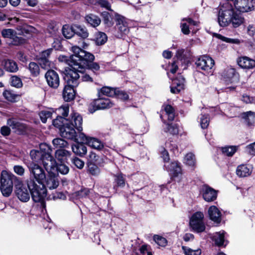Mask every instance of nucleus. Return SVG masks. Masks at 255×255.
I'll return each mask as SVG.
<instances>
[{
  "label": "nucleus",
  "instance_id": "51",
  "mask_svg": "<svg viewBox=\"0 0 255 255\" xmlns=\"http://www.w3.org/2000/svg\"><path fill=\"white\" fill-rule=\"evenodd\" d=\"M153 240L155 241V242L159 246L164 247L167 244L166 239L159 235H154L153 236Z\"/></svg>",
  "mask_w": 255,
  "mask_h": 255
},
{
  "label": "nucleus",
  "instance_id": "8",
  "mask_svg": "<svg viewBox=\"0 0 255 255\" xmlns=\"http://www.w3.org/2000/svg\"><path fill=\"white\" fill-rule=\"evenodd\" d=\"M233 3L238 11L247 12L254 10L255 0H235Z\"/></svg>",
  "mask_w": 255,
  "mask_h": 255
},
{
  "label": "nucleus",
  "instance_id": "29",
  "mask_svg": "<svg viewBox=\"0 0 255 255\" xmlns=\"http://www.w3.org/2000/svg\"><path fill=\"white\" fill-rule=\"evenodd\" d=\"M73 28L75 34L82 38L85 39L88 37L89 32L86 27L78 24H74Z\"/></svg>",
  "mask_w": 255,
  "mask_h": 255
},
{
  "label": "nucleus",
  "instance_id": "53",
  "mask_svg": "<svg viewBox=\"0 0 255 255\" xmlns=\"http://www.w3.org/2000/svg\"><path fill=\"white\" fill-rule=\"evenodd\" d=\"M11 85L16 88L22 87V83L21 79L16 76H13L11 77Z\"/></svg>",
  "mask_w": 255,
  "mask_h": 255
},
{
  "label": "nucleus",
  "instance_id": "9",
  "mask_svg": "<svg viewBox=\"0 0 255 255\" xmlns=\"http://www.w3.org/2000/svg\"><path fill=\"white\" fill-rule=\"evenodd\" d=\"M15 192L16 196L21 201L26 202L29 200L30 191L29 189L28 190L27 189L19 179L17 180V183H15Z\"/></svg>",
  "mask_w": 255,
  "mask_h": 255
},
{
  "label": "nucleus",
  "instance_id": "59",
  "mask_svg": "<svg viewBox=\"0 0 255 255\" xmlns=\"http://www.w3.org/2000/svg\"><path fill=\"white\" fill-rule=\"evenodd\" d=\"M1 34L4 37L11 38L14 36V31L11 29H4L1 31Z\"/></svg>",
  "mask_w": 255,
  "mask_h": 255
},
{
  "label": "nucleus",
  "instance_id": "49",
  "mask_svg": "<svg viewBox=\"0 0 255 255\" xmlns=\"http://www.w3.org/2000/svg\"><path fill=\"white\" fill-rule=\"evenodd\" d=\"M52 113L48 111H42L39 113V117L42 123H45L47 120L51 118Z\"/></svg>",
  "mask_w": 255,
  "mask_h": 255
},
{
  "label": "nucleus",
  "instance_id": "56",
  "mask_svg": "<svg viewBox=\"0 0 255 255\" xmlns=\"http://www.w3.org/2000/svg\"><path fill=\"white\" fill-rule=\"evenodd\" d=\"M115 96L123 100H126L128 99V95L126 92L118 88H116V95Z\"/></svg>",
  "mask_w": 255,
  "mask_h": 255
},
{
  "label": "nucleus",
  "instance_id": "50",
  "mask_svg": "<svg viewBox=\"0 0 255 255\" xmlns=\"http://www.w3.org/2000/svg\"><path fill=\"white\" fill-rule=\"evenodd\" d=\"M182 249L186 255H200L201 254V251L199 249L193 250L185 246L182 247Z\"/></svg>",
  "mask_w": 255,
  "mask_h": 255
},
{
  "label": "nucleus",
  "instance_id": "38",
  "mask_svg": "<svg viewBox=\"0 0 255 255\" xmlns=\"http://www.w3.org/2000/svg\"><path fill=\"white\" fill-rule=\"evenodd\" d=\"M55 171L60 173L62 174H67L69 171V168L68 166L64 163H58L55 164Z\"/></svg>",
  "mask_w": 255,
  "mask_h": 255
},
{
  "label": "nucleus",
  "instance_id": "36",
  "mask_svg": "<svg viewBox=\"0 0 255 255\" xmlns=\"http://www.w3.org/2000/svg\"><path fill=\"white\" fill-rule=\"evenodd\" d=\"M89 160L91 161L90 162L96 163L100 166H102L104 163L103 159L100 158V156L97 155L95 152L91 151L89 155Z\"/></svg>",
  "mask_w": 255,
  "mask_h": 255
},
{
  "label": "nucleus",
  "instance_id": "4",
  "mask_svg": "<svg viewBox=\"0 0 255 255\" xmlns=\"http://www.w3.org/2000/svg\"><path fill=\"white\" fill-rule=\"evenodd\" d=\"M233 3L230 1H226L221 6L218 13V21L221 26H228L231 23L232 17L235 13Z\"/></svg>",
  "mask_w": 255,
  "mask_h": 255
},
{
  "label": "nucleus",
  "instance_id": "58",
  "mask_svg": "<svg viewBox=\"0 0 255 255\" xmlns=\"http://www.w3.org/2000/svg\"><path fill=\"white\" fill-rule=\"evenodd\" d=\"M168 131L172 134H177L178 133V126L177 124H168Z\"/></svg>",
  "mask_w": 255,
  "mask_h": 255
},
{
  "label": "nucleus",
  "instance_id": "45",
  "mask_svg": "<svg viewBox=\"0 0 255 255\" xmlns=\"http://www.w3.org/2000/svg\"><path fill=\"white\" fill-rule=\"evenodd\" d=\"M66 121L67 120L64 119L63 117L57 116L56 119L53 120L52 123L53 126L59 128L60 130V128L63 127Z\"/></svg>",
  "mask_w": 255,
  "mask_h": 255
},
{
  "label": "nucleus",
  "instance_id": "30",
  "mask_svg": "<svg viewBox=\"0 0 255 255\" xmlns=\"http://www.w3.org/2000/svg\"><path fill=\"white\" fill-rule=\"evenodd\" d=\"M252 173V170L246 165H241L238 166L236 173L240 177L248 176Z\"/></svg>",
  "mask_w": 255,
  "mask_h": 255
},
{
  "label": "nucleus",
  "instance_id": "39",
  "mask_svg": "<svg viewBox=\"0 0 255 255\" xmlns=\"http://www.w3.org/2000/svg\"><path fill=\"white\" fill-rule=\"evenodd\" d=\"M88 171L93 176H98L100 173V169L98 166L94 163L89 162L88 164Z\"/></svg>",
  "mask_w": 255,
  "mask_h": 255
},
{
  "label": "nucleus",
  "instance_id": "5",
  "mask_svg": "<svg viewBox=\"0 0 255 255\" xmlns=\"http://www.w3.org/2000/svg\"><path fill=\"white\" fill-rule=\"evenodd\" d=\"M19 180L16 176L14 175H9L6 173H2L0 179V190L2 194L4 197H9L13 190V182L17 183Z\"/></svg>",
  "mask_w": 255,
  "mask_h": 255
},
{
  "label": "nucleus",
  "instance_id": "1",
  "mask_svg": "<svg viewBox=\"0 0 255 255\" xmlns=\"http://www.w3.org/2000/svg\"><path fill=\"white\" fill-rule=\"evenodd\" d=\"M27 168L29 178L26 182L31 198L34 202H40L44 206V199L47 196V189L43 184L46 176L45 171L42 167L35 163L29 164Z\"/></svg>",
  "mask_w": 255,
  "mask_h": 255
},
{
  "label": "nucleus",
  "instance_id": "20",
  "mask_svg": "<svg viewBox=\"0 0 255 255\" xmlns=\"http://www.w3.org/2000/svg\"><path fill=\"white\" fill-rule=\"evenodd\" d=\"M165 166L173 177L178 178L181 175V168L177 162H172L167 165H165Z\"/></svg>",
  "mask_w": 255,
  "mask_h": 255
},
{
  "label": "nucleus",
  "instance_id": "40",
  "mask_svg": "<svg viewBox=\"0 0 255 255\" xmlns=\"http://www.w3.org/2000/svg\"><path fill=\"white\" fill-rule=\"evenodd\" d=\"M7 123L12 128L20 130H23L25 128V126L24 124L14 120H9Z\"/></svg>",
  "mask_w": 255,
  "mask_h": 255
},
{
  "label": "nucleus",
  "instance_id": "34",
  "mask_svg": "<svg viewBox=\"0 0 255 255\" xmlns=\"http://www.w3.org/2000/svg\"><path fill=\"white\" fill-rule=\"evenodd\" d=\"M3 97L8 101L11 102H16L19 98V96L10 90H5L3 93Z\"/></svg>",
  "mask_w": 255,
  "mask_h": 255
},
{
  "label": "nucleus",
  "instance_id": "6",
  "mask_svg": "<svg viewBox=\"0 0 255 255\" xmlns=\"http://www.w3.org/2000/svg\"><path fill=\"white\" fill-rule=\"evenodd\" d=\"M203 214L201 212L194 213L190 221V225L192 229L197 233H201L205 230L203 222Z\"/></svg>",
  "mask_w": 255,
  "mask_h": 255
},
{
  "label": "nucleus",
  "instance_id": "23",
  "mask_svg": "<svg viewBox=\"0 0 255 255\" xmlns=\"http://www.w3.org/2000/svg\"><path fill=\"white\" fill-rule=\"evenodd\" d=\"M224 78L227 82L231 83L237 82L239 80V75L233 68H229L226 71Z\"/></svg>",
  "mask_w": 255,
  "mask_h": 255
},
{
  "label": "nucleus",
  "instance_id": "27",
  "mask_svg": "<svg viewBox=\"0 0 255 255\" xmlns=\"http://www.w3.org/2000/svg\"><path fill=\"white\" fill-rule=\"evenodd\" d=\"M116 88H112L108 86H104L98 90V94L99 97L103 95L108 97H114L116 95Z\"/></svg>",
  "mask_w": 255,
  "mask_h": 255
},
{
  "label": "nucleus",
  "instance_id": "63",
  "mask_svg": "<svg viewBox=\"0 0 255 255\" xmlns=\"http://www.w3.org/2000/svg\"><path fill=\"white\" fill-rule=\"evenodd\" d=\"M84 70H83L82 72H80L82 74V75L81 76L82 81L83 82H91V83L93 82V78L91 76H90L89 74H88L87 73H84ZM78 74H79L78 73Z\"/></svg>",
  "mask_w": 255,
  "mask_h": 255
},
{
  "label": "nucleus",
  "instance_id": "52",
  "mask_svg": "<svg viewBox=\"0 0 255 255\" xmlns=\"http://www.w3.org/2000/svg\"><path fill=\"white\" fill-rule=\"evenodd\" d=\"M38 62L41 67L44 69H48L51 67V62L49 59H38Z\"/></svg>",
  "mask_w": 255,
  "mask_h": 255
},
{
  "label": "nucleus",
  "instance_id": "11",
  "mask_svg": "<svg viewBox=\"0 0 255 255\" xmlns=\"http://www.w3.org/2000/svg\"><path fill=\"white\" fill-rule=\"evenodd\" d=\"M195 64L199 69L208 71L214 66V61L210 57L203 56L199 58Z\"/></svg>",
  "mask_w": 255,
  "mask_h": 255
},
{
  "label": "nucleus",
  "instance_id": "31",
  "mask_svg": "<svg viewBox=\"0 0 255 255\" xmlns=\"http://www.w3.org/2000/svg\"><path fill=\"white\" fill-rule=\"evenodd\" d=\"M225 232L224 231H220L219 232H216L213 237V240L215 242V244L218 246H226V245H224L225 242L224 239Z\"/></svg>",
  "mask_w": 255,
  "mask_h": 255
},
{
  "label": "nucleus",
  "instance_id": "33",
  "mask_svg": "<svg viewBox=\"0 0 255 255\" xmlns=\"http://www.w3.org/2000/svg\"><path fill=\"white\" fill-rule=\"evenodd\" d=\"M244 18L241 15L235 12L232 17L230 23L232 24L234 27L236 28L241 25L244 22Z\"/></svg>",
  "mask_w": 255,
  "mask_h": 255
},
{
  "label": "nucleus",
  "instance_id": "15",
  "mask_svg": "<svg viewBox=\"0 0 255 255\" xmlns=\"http://www.w3.org/2000/svg\"><path fill=\"white\" fill-rule=\"evenodd\" d=\"M60 135L62 137L70 139H76L77 132L75 129L70 124L65 122L63 127L60 128Z\"/></svg>",
  "mask_w": 255,
  "mask_h": 255
},
{
  "label": "nucleus",
  "instance_id": "32",
  "mask_svg": "<svg viewBox=\"0 0 255 255\" xmlns=\"http://www.w3.org/2000/svg\"><path fill=\"white\" fill-rule=\"evenodd\" d=\"M85 20L93 27H97L101 23V19L97 15L90 14L85 16Z\"/></svg>",
  "mask_w": 255,
  "mask_h": 255
},
{
  "label": "nucleus",
  "instance_id": "14",
  "mask_svg": "<svg viewBox=\"0 0 255 255\" xmlns=\"http://www.w3.org/2000/svg\"><path fill=\"white\" fill-rule=\"evenodd\" d=\"M39 157H40V159L41 160L45 170L48 172H53L55 171L56 162L52 156L51 153L42 154Z\"/></svg>",
  "mask_w": 255,
  "mask_h": 255
},
{
  "label": "nucleus",
  "instance_id": "25",
  "mask_svg": "<svg viewBox=\"0 0 255 255\" xmlns=\"http://www.w3.org/2000/svg\"><path fill=\"white\" fill-rule=\"evenodd\" d=\"M237 62L238 65L244 69H251L254 68L255 62L252 61V59L248 57L245 56L239 58Z\"/></svg>",
  "mask_w": 255,
  "mask_h": 255
},
{
  "label": "nucleus",
  "instance_id": "48",
  "mask_svg": "<svg viewBox=\"0 0 255 255\" xmlns=\"http://www.w3.org/2000/svg\"><path fill=\"white\" fill-rule=\"evenodd\" d=\"M185 163L189 166H194L195 163L194 155L192 153H187L184 159Z\"/></svg>",
  "mask_w": 255,
  "mask_h": 255
},
{
  "label": "nucleus",
  "instance_id": "62",
  "mask_svg": "<svg viewBox=\"0 0 255 255\" xmlns=\"http://www.w3.org/2000/svg\"><path fill=\"white\" fill-rule=\"evenodd\" d=\"M11 38L12 39L11 43L14 45H18L25 42V39L22 37L13 36Z\"/></svg>",
  "mask_w": 255,
  "mask_h": 255
},
{
  "label": "nucleus",
  "instance_id": "13",
  "mask_svg": "<svg viewBox=\"0 0 255 255\" xmlns=\"http://www.w3.org/2000/svg\"><path fill=\"white\" fill-rule=\"evenodd\" d=\"M46 82L51 88L56 89L60 84V79L58 73L53 70H48L45 74Z\"/></svg>",
  "mask_w": 255,
  "mask_h": 255
},
{
  "label": "nucleus",
  "instance_id": "2",
  "mask_svg": "<svg viewBox=\"0 0 255 255\" xmlns=\"http://www.w3.org/2000/svg\"><path fill=\"white\" fill-rule=\"evenodd\" d=\"M75 51L78 54V56L73 57V64L74 67L77 68V72H82L85 68L91 70L96 74V72L100 69L99 64L96 62H93L95 56L92 53L86 51L81 48H75Z\"/></svg>",
  "mask_w": 255,
  "mask_h": 255
},
{
  "label": "nucleus",
  "instance_id": "21",
  "mask_svg": "<svg viewBox=\"0 0 255 255\" xmlns=\"http://www.w3.org/2000/svg\"><path fill=\"white\" fill-rule=\"evenodd\" d=\"M210 219L214 222L219 223L221 221V213L215 206H211L208 210Z\"/></svg>",
  "mask_w": 255,
  "mask_h": 255
},
{
  "label": "nucleus",
  "instance_id": "42",
  "mask_svg": "<svg viewBox=\"0 0 255 255\" xmlns=\"http://www.w3.org/2000/svg\"><path fill=\"white\" fill-rule=\"evenodd\" d=\"M107 36L105 33L100 32L97 34L96 39V43L97 45H103L107 41Z\"/></svg>",
  "mask_w": 255,
  "mask_h": 255
},
{
  "label": "nucleus",
  "instance_id": "60",
  "mask_svg": "<svg viewBox=\"0 0 255 255\" xmlns=\"http://www.w3.org/2000/svg\"><path fill=\"white\" fill-rule=\"evenodd\" d=\"M72 163L79 169H82L84 166V162L78 157H75L72 159Z\"/></svg>",
  "mask_w": 255,
  "mask_h": 255
},
{
  "label": "nucleus",
  "instance_id": "17",
  "mask_svg": "<svg viewBox=\"0 0 255 255\" xmlns=\"http://www.w3.org/2000/svg\"><path fill=\"white\" fill-rule=\"evenodd\" d=\"M68 124H70L72 127L77 129L80 133L82 131L83 119L82 117L77 113H74L70 120H67L66 121Z\"/></svg>",
  "mask_w": 255,
  "mask_h": 255
},
{
  "label": "nucleus",
  "instance_id": "61",
  "mask_svg": "<svg viewBox=\"0 0 255 255\" xmlns=\"http://www.w3.org/2000/svg\"><path fill=\"white\" fill-rule=\"evenodd\" d=\"M52 49H48L41 52L38 59H49Z\"/></svg>",
  "mask_w": 255,
  "mask_h": 255
},
{
  "label": "nucleus",
  "instance_id": "35",
  "mask_svg": "<svg viewBox=\"0 0 255 255\" xmlns=\"http://www.w3.org/2000/svg\"><path fill=\"white\" fill-rule=\"evenodd\" d=\"M73 29V25L71 26H69L68 25H64L62 28L63 36L66 38H71L75 34Z\"/></svg>",
  "mask_w": 255,
  "mask_h": 255
},
{
  "label": "nucleus",
  "instance_id": "26",
  "mask_svg": "<svg viewBox=\"0 0 255 255\" xmlns=\"http://www.w3.org/2000/svg\"><path fill=\"white\" fill-rule=\"evenodd\" d=\"M52 149L50 146L46 143H42L39 145V150L38 151H31L30 155L33 156L35 154L36 156H39L42 154H46L47 153H51Z\"/></svg>",
  "mask_w": 255,
  "mask_h": 255
},
{
  "label": "nucleus",
  "instance_id": "7",
  "mask_svg": "<svg viewBox=\"0 0 255 255\" xmlns=\"http://www.w3.org/2000/svg\"><path fill=\"white\" fill-rule=\"evenodd\" d=\"M115 17L116 29L118 30L117 36L118 38H122L123 35H126L129 32L128 21L126 18L122 15L116 14Z\"/></svg>",
  "mask_w": 255,
  "mask_h": 255
},
{
  "label": "nucleus",
  "instance_id": "37",
  "mask_svg": "<svg viewBox=\"0 0 255 255\" xmlns=\"http://www.w3.org/2000/svg\"><path fill=\"white\" fill-rule=\"evenodd\" d=\"M52 143L53 145L57 148H67L69 145L66 140L60 138H54L52 140Z\"/></svg>",
  "mask_w": 255,
  "mask_h": 255
},
{
  "label": "nucleus",
  "instance_id": "55",
  "mask_svg": "<svg viewBox=\"0 0 255 255\" xmlns=\"http://www.w3.org/2000/svg\"><path fill=\"white\" fill-rule=\"evenodd\" d=\"M217 37L219 39L222 40V41H225L228 43L239 44L240 42V40L238 39H233V38H228V37H226L224 36H222L220 34H218Z\"/></svg>",
  "mask_w": 255,
  "mask_h": 255
},
{
  "label": "nucleus",
  "instance_id": "24",
  "mask_svg": "<svg viewBox=\"0 0 255 255\" xmlns=\"http://www.w3.org/2000/svg\"><path fill=\"white\" fill-rule=\"evenodd\" d=\"M2 65L4 69L10 73H15L18 70L16 63L12 60L7 59L2 61Z\"/></svg>",
  "mask_w": 255,
  "mask_h": 255
},
{
  "label": "nucleus",
  "instance_id": "22",
  "mask_svg": "<svg viewBox=\"0 0 255 255\" xmlns=\"http://www.w3.org/2000/svg\"><path fill=\"white\" fill-rule=\"evenodd\" d=\"M72 151L77 155L82 157L87 152V147L82 143L77 142L71 146Z\"/></svg>",
  "mask_w": 255,
  "mask_h": 255
},
{
  "label": "nucleus",
  "instance_id": "16",
  "mask_svg": "<svg viewBox=\"0 0 255 255\" xmlns=\"http://www.w3.org/2000/svg\"><path fill=\"white\" fill-rule=\"evenodd\" d=\"M202 195L207 202L214 201L217 196V191L208 185H205L202 188Z\"/></svg>",
  "mask_w": 255,
  "mask_h": 255
},
{
  "label": "nucleus",
  "instance_id": "43",
  "mask_svg": "<svg viewBox=\"0 0 255 255\" xmlns=\"http://www.w3.org/2000/svg\"><path fill=\"white\" fill-rule=\"evenodd\" d=\"M237 149V147L236 146H229L222 148L223 153L228 156H233Z\"/></svg>",
  "mask_w": 255,
  "mask_h": 255
},
{
  "label": "nucleus",
  "instance_id": "64",
  "mask_svg": "<svg viewBox=\"0 0 255 255\" xmlns=\"http://www.w3.org/2000/svg\"><path fill=\"white\" fill-rule=\"evenodd\" d=\"M115 180L117 183L118 186L121 187H124L125 184V179L123 176V175L120 174L116 176Z\"/></svg>",
  "mask_w": 255,
  "mask_h": 255
},
{
  "label": "nucleus",
  "instance_id": "28",
  "mask_svg": "<svg viewBox=\"0 0 255 255\" xmlns=\"http://www.w3.org/2000/svg\"><path fill=\"white\" fill-rule=\"evenodd\" d=\"M242 118L244 120L246 124L249 126L253 125L255 122V113L252 111H248L243 113L241 114Z\"/></svg>",
  "mask_w": 255,
  "mask_h": 255
},
{
  "label": "nucleus",
  "instance_id": "10",
  "mask_svg": "<svg viewBox=\"0 0 255 255\" xmlns=\"http://www.w3.org/2000/svg\"><path fill=\"white\" fill-rule=\"evenodd\" d=\"M79 137L83 142H85L94 149L101 150L104 147V143L97 138L87 136L83 133H80Z\"/></svg>",
  "mask_w": 255,
  "mask_h": 255
},
{
  "label": "nucleus",
  "instance_id": "18",
  "mask_svg": "<svg viewBox=\"0 0 255 255\" xmlns=\"http://www.w3.org/2000/svg\"><path fill=\"white\" fill-rule=\"evenodd\" d=\"M81 48L80 47H79V46H72L71 48H72V51L73 54L71 56H70V57H68L67 56H64V55H60L58 57V60L59 61L64 62L66 63L71 68V69H70L68 73H70V71H72V70L77 72V70L78 69L77 68H76L75 67H74V65H73V64H75V63L72 60L73 57H74V56H78V54L76 53L75 51V48Z\"/></svg>",
  "mask_w": 255,
  "mask_h": 255
},
{
  "label": "nucleus",
  "instance_id": "3",
  "mask_svg": "<svg viewBox=\"0 0 255 255\" xmlns=\"http://www.w3.org/2000/svg\"><path fill=\"white\" fill-rule=\"evenodd\" d=\"M80 76L77 72L72 70L66 75L64 78L67 81V85L65 86L63 91V98L64 101L70 102L72 101L75 96V92L74 88L78 86L79 79Z\"/></svg>",
  "mask_w": 255,
  "mask_h": 255
},
{
  "label": "nucleus",
  "instance_id": "54",
  "mask_svg": "<svg viewBox=\"0 0 255 255\" xmlns=\"http://www.w3.org/2000/svg\"><path fill=\"white\" fill-rule=\"evenodd\" d=\"M102 15L105 24L108 26H111L112 25V22L109 13L107 11H104L102 13Z\"/></svg>",
  "mask_w": 255,
  "mask_h": 255
},
{
  "label": "nucleus",
  "instance_id": "57",
  "mask_svg": "<svg viewBox=\"0 0 255 255\" xmlns=\"http://www.w3.org/2000/svg\"><path fill=\"white\" fill-rule=\"evenodd\" d=\"M15 173L20 176H23L25 173V169L21 165H16L13 167Z\"/></svg>",
  "mask_w": 255,
  "mask_h": 255
},
{
  "label": "nucleus",
  "instance_id": "47",
  "mask_svg": "<svg viewBox=\"0 0 255 255\" xmlns=\"http://www.w3.org/2000/svg\"><path fill=\"white\" fill-rule=\"evenodd\" d=\"M210 122V118L208 115H201L200 117V125L203 129L208 128Z\"/></svg>",
  "mask_w": 255,
  "mask_h": 255
},
{
  "label": "nucleus",
  "instance_id": "12",
  "mask_svg": "<svg viewBox=\"0 0 255 255\" xmlns=\"http://www.w3.org/2000/svg\"><path fill=\"white\" fill-rule=\"evenodd\" d=\"M113 103L109 99L99 97V98L95 100L92 104L94 109L92 110L90 107L89 111L92 113L97 110L110 108L113 107Z\"/></svg>",
  "mask_w": 255,
  "mask_h": 255
},
{
  "label": "nucleus",
  "instance_id": "46",
  "mask_svg": "<svg viewBox=\"0 0 255 255\" xmlns=\"http://www.w3.org/2000/svg\"><path fill=\"white\" fill-rule=\"evenodd\" d=\"M164 109L166 112V114L168 116V120L170 121H172L174 120L175 117L174 110L173 107L169 105H167L164 107Z\"/></svg>",
  "mask_w": 255,
  "mask_h": 255
},
{
  "label": "nucleus",
  "instance_id": "19",
  "mask_svg": "<svg viewBox=\"0 0 255 255\" xmlns=\"http://www.w3.org/2000/svg\"><path fill=\"white\" fill-rule=\"evenodd\" d=\"M48 173V175L47 177L45 176V179H44L45 180L44 186L46 188L47 187L50 190L56 189L59 186V180L54 173Z\"/></svg>",
  "mask_w": 255,
  "mask_h": 255
},
{
  "label": "nucleus",
  "instance_id": "44",
  "mask_svg": "<svg viewBox=\"0 0 255 255\" xmlns=\"http://www.w3.org/2000/svg\"><path fill=\"white\" fill-rule=\"evenodd\" d=\"M28 69L33 76H37L39 74L40 69L39 66L35 62H30L29 64Z\"/></svg>",
  "mask_w": 255,
  "mask_h": 255
},
{
  "label": "nucleus",
  "instance_id": "41",
  "mask_svg": "<svg viewBox=\"0 0 255 255\" xmlns=\"http://www.w3.org/2000/svg\"><path fill=\"white\" fill-rule=\"evenodd\" d=\"M70 155V152L64 149H58L55 152V157L59 161H62L63 158Z\"/></svg>",
  "mask_w": 255,
  "mask_h": 255
}]
</instances>
